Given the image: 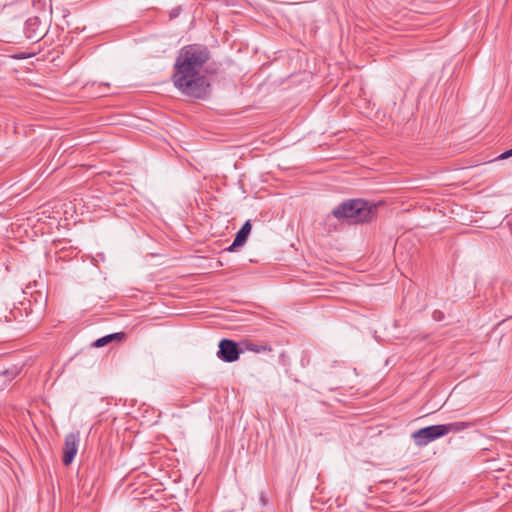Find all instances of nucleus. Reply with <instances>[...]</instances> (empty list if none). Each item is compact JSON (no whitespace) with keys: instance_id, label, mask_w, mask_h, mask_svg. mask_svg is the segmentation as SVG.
<instances>
[{"instance_id":"1","label":"nucleus","mask_w":512,"mask_h":512,"mask_svg":"<svg viewBox=\"0 0 512 512\" xmlns=\"http://www.w3.org/2000/svg\"><path fill=\"white\" fill-rule=\"evenodd\" d=\"M209 58L210 52L206 46L190 44L181 48L172 77L175 87L187 96L204 98L208 93L209 83L205 76L200 75V71Z\"/></svg>"},{"instance_id":"2","label":"nucleus","mask_w":512,"mask_h":512,"mask_svg":"<svg viewBox=\"0 0 512 512\" xmlns=\"http://www.w3.org/2000/svg\"><path fill=\"white\" fill-rule=\"evenodd\" d=\"M376 205L362 199H353L341 203L333 209L332 215L338 220L350 223H363L372 219L376 213Z\"/></svg>"},{"instance_id":"3","label":"nucleus","mask_w":512,"mask_h":512,"mask_svg":"<svg viewBox=\"0 0 512 512\" xmlns=\"http://www.w3.org/2000/svg\"><path fill=\"white\" fill-rule=\"evenodd\" d=\"M439 425H431L421 428L412 434L414 442L418 446H425L428 443L445 436V429Z\"/></svg>"},{"instance_id":"4","label":"nucleus","mask_w":512,"mask_h":512,"mask_svg":"<svg viewBox=\"0 0 512 512\" xmlns=\"http://www.w3.org/2000/svg\"><path fill=\"white\" fill-rule=\"evenodd\" d=\"M217 356L224 362H234L239 358V349L237 344L229 339H222L219 343Z\"/></svg>"},{"instance_id":"5","label":"nucleus","mask_w":512,"mask_h":512,"mask_svg":"<svg viewBox=\"0 0 512 512\" xmlns=\"http://www.w3.org/2000/svg\"><path fill=\"white\" fill-rule=\"evenodd\" d=\"M79 445V432L70 433L65 437V445L63 451L62 461L64 465H69L73 462Z\"/></svg>"},{"instance_id":"6","label":"nucleus","mask_w":512,"mask_h":512,"mask_svg":"<svg viewBox=\"0 0 512 512\" xmlns=\"http://www.w3.org/2000/svg\"><path fill=\"white\" fill-rule=\"evenodd\" d=\"M251 228L250 221H246L237 232L233 243L227 248V250L234 251L236 247L242 246L246 242L248 235L251 232Z\"/></svg>"},{"instance_id":"7","label":"nucleus","mask_w":512,"mask_h":512,"mask_svg":"<svg viewBox=\"0 0 512 512\" xmlns=\"http://www.w3.org/2000/svg\"><path fill=\"white\" fill-rule=\"evenodd\" d=\"M475 425V422L470 421H458V422H452L448 424H441L440 427H443L445 429V434L449 433H459L461 431H464L466 429H470Z\"/></svg>"},{"instance_id":"8","label":"nucleus","mask_w":512,"mask_h":512,"mask_svg":"<svg viewBox=\"0 0 512 512\" xmlns=\"http://www.w3.org/2000/svg\"><path fill=\"white\" fill-rule=\"evenodd\" d=\"M125 337V334L123 332H118V333H113V334H109V335H106L102 338H99L97 339L95 342H94V346L95 347H103L105 346L106 344L112 342L113 340H123Z\"/></svg>"},{"instance_id":"9","label":"nucleus","mask_w":512,"mask_h":512,"mask_svg":"<svg viewBox=\"0 0 512 512\" xmlns=\"http://www.w3.org/2000/svg\"><path fill=\"white\" fill-rule=\"evenodd\" d=\"M19 374V369L16 367L0 372L1 376L7 377L9 380L15 378Z\"/></svg>"},{"instance_id":"10","label":"nucleus","mask_w":512,"mask_h":512,"mask_svg":"<svg viewBox=\"0 0 512 512\" xmlns=\"http://www.w3.org/2000/svg\"><path fill=\"white\" fill-rule=\"evenodd\" d=\"M248 349L251 350V351L259 353L261 351H265L266 347L265 346H258V345H255V344H250V345H248Z\"/></svg>"},{"instance_id":"11","label":"nucleus","mask_w":512,"mask_h":512,"mask_svg":"<svg viewBox=\"0 0 512 512\" xmlns=\"http://www.w3.org/2000/svg\"><path fill=\"white\" fill-rule=\"evenodd\" d=\"M511 156H512V148H511V149H509V150H507V151H505V152H503V153L498 157V159H502V160H504V159H507V158H509V157H511Z\"/></svg>"},{"instance_id":"12","label":"nucleus","mask_w":512,"mask_h":512,"mask_svg":"<svg viewBox=\"0 0 512 512\" xmlns=\"http://www.w3.org/2000/svg\"><path fill=\"white\" fill-rule=\"evenodd\" d=\"M34 35H27L28 38L30 39H33V40H39L41 37H42V31H40L39 33H36V31L34 30Z\"/></svg>"},{"instance_id":"13","label":"nucleus","mask_w":512,"mask_h":512,"mask_svg":"<svg viewBox=\"0 0 512 512\" xmlns=\"http://www.w3.org/2000/svg\"><path fill=\"white\" fill-rule=\"evenodd\" d=\"M37 22V18H34V19H29L26 24L28 27L32 26V25H35Z\"/></svg>"},{"instance_id":"14","label":"nucleus","mask_w":512,"mask_h":512,"mask_svg":"<svg viewBox=\"0 0 512 512\" xmlns=\"http://www.w3.org/2000/svg\"><path fill=\"white\" fill-rule=\"evenodd\" d=\"M27 57H28V56H26V55H24V54H20V55L16 56V58H18V59H25V58H27Z\"/></svg>"},{"instance_id":"15","label":"nucleus","mask_w":512,"mask_h":512,"mask_svg":"<svg viewBox=\"0 0 512 512\" xmlns=\"http://www.w3.org/2000/svg\"><path fill=\"white\" fill-rule=\"evenodd\" d=\"M435 314H437V313L435 312ZM434 318H438V320H441L440 315H434Z\"/></svg>"},{"instance_id":"16","label":"nucleus","mask_w":512,"mask_h":512,"mask_svg":"<svg viewBox=\"0 0 512 512\" xmlns=\"http://www.w3.org/2000/svg\"><path fill=\"white\" fill-rule=\"evenodd\" d=\"M435 314H437V313L435 312ZM434 318H438V320H441L440 315H434Z\"/></svg>"},{"instance_id":"17","label":"nucleus","mask_w":512,"mask_h":512,"mask_svg":"<svg viewBox=\"0 0 512 512\" xmlns=\"http://www.w3.org/2000/svg\"><path fill=\"white\" fill-rule=\"evenodd\" d=\"M435 314H437V313L435 312ZM434 318H438V320H441L440 315H434Z\"/></svg>"}]
</instances>
